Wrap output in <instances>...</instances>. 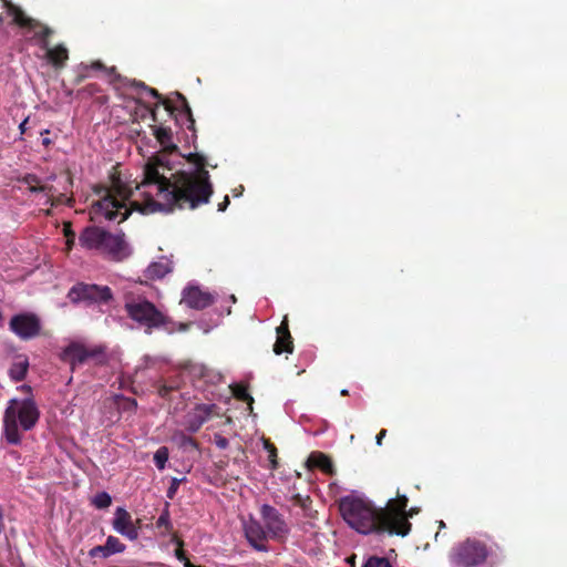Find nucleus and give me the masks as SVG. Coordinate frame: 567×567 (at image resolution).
<instances>
[{
  "mask_svg": "<svg viewBox=\"0 0 567 567\" xmlns=\"http://www.w3.org/2000/svg\"><path fill=\"white\" fill-rule=\"evenodd\" d=\"M162 164L147 163L144 168V179L141 186L156 187V195L165 200L169 212L177 207L171 192L175 190L177 185V173L173 174V179L166 177L159 172ZM94 193L100 196V199L94 202L90 209L91 219L95 220L97 217L103 216L107 220H116L122 223L128 218L132 210H137L142 214H152L163 210V203L155 200L152 195L147 194L144 202L132 200L130 207L126 202L131 199L133 190L130 186L121 181L117 176H112L111 186L96 185Z\"/></svg>",
  "mask_w": 567,
  "mask_h": 567,
  "instance_id": "nucleus-1",
  "label": "nucleus"
},
{
  "mask_svg": "<svg viewBox=\"0 0 567 567\" xmlns=\"http://www.w3.org/2000/svg\"><path fill=\"white\" fill-rule=\"evenodd\" d=\"M408 504V497L398 491L395 498L389 499L384 507L379 508L362 498L346 496L339 503V511L347 524L361 534L405 537L412 528L403 514Z\"/></svg>",
  "mask_w": 567,
  "mask_h": 567,
  "instance_id": "nucleus-2",
  "label": "nucleus"
},
{
  "mask_svg": "<svg viewBox=\"0 0 567 567\" xmlns=\"http://www.w3.org/2000/svg\"><path fill=\"white\" fill-rule=\"evenodd\" d=\"M186 158L196 168L192 172H177V185L171 196L177 202L178 209H196L209 203L214 188L210 175L205 168L206 158L198 153H190Z\"/></svg>",
  "mask_w": 567,
  "mask_h": 567,
  "instance_id": "nucleus-3",
  "label": "nucleus"
},
{
  "mask_svg": "<svg viewBox=\"0 0 567 567\" xmlns=\"http://www.w3.org/2000/svg\"><path fill=\"white\" fill-rule=\"evenodd\" d=\"M39 417L40 411L32 399L10 400L3 415V437L7 443L20 445L22 436L19 424L23 431H30L35 426Z\"/></svg>",
  "mask_w": 567,
  "mask_h": 567,
  "instance_id": "nucleus-4",
  "label": "nucleus"
},
{
  "mask_svg": "<svg viewBox=\"0 0 567 567\" xmlns=\"http://www.w3.org/2000/svg\"><path fill=\"white\" fill-rule=\"evenodd\" d=\"M79 244L84 249L99 251L114 261H122L130 256L124 234H112L99 226L85 227L79 236Z\"/></svg>",
  "mask_w": 567,
  "mask_h": 567,
  "instance_id": "nucleus-5",
  "label": "nucleus"
},
{
  "mask_svg": "<svg viewBox=\"0 0 567 567\" xmlns=\"http://www.w3.org/2000/svg\"><path fill=\"white\" fill-rule=\"evenodd\" d=\"M124 310L127 317L146 333L167 328L171 319L145 296L132 291L124 293Z\"/></svg>",
  "mask_w": 567,
  "mask_h": 567,
  "instance_id": "nucleus-6",
  "label": "nucleus"
},
{
  "mask_svg": "<svg viewBox=\"0 0 567 567\" xmlns=\"http://www.w3.org/2000/svg\"><path fill=\"white\" fill-rule=\"evenodd\" d=\"M489 555L487 545L476 538H466L455 545L450 555L456 567H476L484 564Z\"/></svg>",
  "mask_w": 567,
  "mask_h": 567,
  "instance_id": "nucleus-7",
  "label": "nucleus"
},
{
  "mask_svg": "<svg viewBox=\"0 0 567 567\" xmlns=\"http://www.w3.org/2000/svg\"><path fill=\"white\" fill-rule=\"evenodd\" d=\"M68 297L73 303L106 305L113 300V292L109 286L78 282L69 290Z\"/></svg>",
  "mask_w": 567,
  "mask_h": 567,
  "instance_id": "nucleus-8",
  "label": "nucleus"
},
{
  "mask_svg": "<svg viewBox=\"0 0 567 567\" xmlns=\"http://www.w3.org/2000/svg\"><path fill=\"white\" fill-rule=\"evenodd\" d=\"M4 8L7 13L12 17V21L20 28L28 30H35L40 28V31L34 33V38L39 41L42 49H48L49 38L53 34V30L42 24L40 21L28 17L24 11L17 4L11 1L4 2Z\"/></svg>",
  "mask_w": 567,
  "mask_h": 567,
  "instance_id": "nucleus-9",
  "label": "nucleus"
},
{
  "mask_svg": "<svg viewBox=\"0 0 567 567\" xmlns=\"http://www.w3.org/2000/svg\"><path fill=\"white\" fill-rule=\"evenodd\" d=\"M9 329L21 340H31L41 334L42 323L38 315L22 312L10 319Z\"/></svg>",
  "mask_w": 567,
  "mask_h": 567,
  "instance_id": "nucleus-10",
  "label": "nucleus"
},
{
  "mask_svg": "<svg viewBox=\"0 0 567 567\" xmlns=\"http://www.w3.org/2000/svg\"><path fill=\"white\" fill-rule=\"evenodd\" d=\"M261 518L265 524L267 534L271 539L284 543L290 532L284 516L270 505H262L260 509Z\"/></svg>",
  "mask_w": 567,
  "mask_h": 567,
  "instance_id": "nucleus-11",
  "label": "nucleus"
},
{
  "mask_svg": "<svg viewBox=\"0 0 567 567\" xmlns=\"http://www.w3.org/2000/svg\"><path fill=\"white\" fill-rule=\"evenodd\" d=\"M101 352L102 351L97 348L89 349L79 342H72L66 348H64L60 354V358L62 361L68 362L72 369H74L76 364H83L89 359L99 357Z\"/></svg>",
  "mask_w": 567,
  "mask_h": 567,
  "instance_id": "nucleus-12",
  "label": "nucleus"
},
{
  "mask_svg": "<svg viewBox=\"0 0 567 567\" xmlns=\"http://www.w3.org/2000/svg\"><path fill=\"white\" fill-rule=\"evenodd\" d=\"M112 526L115 532L130 540H136L138 538L140 526L133 522L132 515L124 507H117L115 509Z\"/></svg>",
  "mask_w": 567,
  "mask_h": 567,
  "instance_id": "nucleus-13",
  "label": "nucleus"
},
{
  "mask_svg": "<svg viewBox=\"0 0 567 567\" xmlns=\"http://www.w3.org/2000/svg\"><path fill=\"white\" fill-rule=\"evenodd\" d=\"M216 404H197L185 415V425L187 431L196 433L210 417L216 414Z\"/></svg>",
  "mask_w": 567,
  "mask_h": 567,
  "instance_id": "nucleus-14",
  "label": "nucleus"
},
{
  "mask_svg": "<svg viewBox=\"0 0 567 567\" xmlns=\"http://www.w3.org/2000/svg\"><path fill=\"white\" fill-rule=\"evenodd\" d=\"M182 302H184L188 308L203 310L215 302V297L210 292L204 291L197 286H190L183 290Z\"/></svg>",
  "mask_w": 567,
  "mask_h": 567,
  "instance_id": "nucleus-15",
  "label": "nucleus"
},
{
  "mask_svg": "<svg viewBox=\"0 0 567 567\" xmlns=\"http://www.w3.org/2000/svg\"><path fill=\"white\" fill-rule=\"evenodd\" d=\"M245 536L254 549L257 551H268V546L266 545L268 534L259 522L250 520L246 524Z\"/></svg>",
  "mask_w": 567,
  "mask_h": 567,
  "instance_id": "nucleus-16",
  "label": "nucleus"
},
{
  "mask_svg": "<svg viewBox=\"0 0 567 567\" xmlns=\"http://www.w3.org/2000/svg\"><path fill=\"white\" fill-rule=\"evenodd\" d=\"M276 331H277V340L274 344V352L278 355L281 353H285V352L292 353L293 341H292V337L289 331L287 317L284 318V320L281 321L280 326L277 328Z\"/></svg>",
  "mask_w": 567,
  "mask_h": 567,
  "instance_id": "nucleus-17",
  "label": "nucleus"
},
{
  "mask_svg": "<svg viewBox=\"0 0 567 567\" xmlns=\"http://www.w3.org/2000/svg\"><path fill=\"white\" fill-rule=\"evenodd\" d=\"M309 470L318 468L327 475H334L336 470L331 458L322 452H312L307 460Z\"/></svg>",
  "mask_w": 567,
  "mask_h": 567,
  "instance_id": "nucleus-18",
  "label": "nucleus"
},
{
  "mask_svg": "<svg viewBox=\"0 0 567 567\" xmlns=\"http://www.w3.org/2000/svg\"><path fill=\"white\" fill-rule=\"evenodd\" d=\"M173 271V262L163 257L158 261H154L144 271V276L148 280L163 279L167 274Z\"/></svg>",
  "mask_w": 567,
  "mask_h": 567,
  "instance_id": "nucleus-19",
  "label": "nucleus"
},
{
  "mask_svg": "<svg viewBox=\"0 0 567 567\" xmlns=\"http://www.w3.org/2000/svg\"><path fill=\"white\" fill-rule=\"evenodd\" d=\"M152 128L155 138L164 151L173 153L177 150V146L173 143V133L169 127L153 125Z\"/></svg>",
  "mask_w": 567,
  "mask_h": 567,
  "instance_id": "nucleus-20",
  "label": "nucleus"
},
{
  "mask_svg": "<svg viewBox=\"0 0 567 567\" xmlns=\"http://www.w3.org/2000/svg\"><path fill=\"white\" fill-rule=\"evenodd\" d=\"M44 50L47 51L49 62L55 69H62L69 60V51L63 44H58L53 48L48 45V49Z\"/></svg>",
  "mask_w": 567,
  "mask_h": 567,
  "instance_id": "nucleus-21",
  "label": "nucleus"
},
{
  "mask_svg": "<svg viewBox=\"0 0 567 567\" xmlns=\"http://www.w3.org/2000/svg\"><path fill=\"white\" fill-rule=\"evenodd\" d=\"M28 369H29L28 358L25 355H20L11 364V367L9 369V375L16 382L23 381L27 377Z\"/></svg>",
  "mask_w": 567,
  "mask_h": 567,
  "instance_id": "nucleus-22",
  "label": "nucleus"
},
{
  "mask_svg": "<svg viewBox=\"0 0 567 567\" xmlns=\"http://www.w3.org/2000/svg\"><path fill=\"white\" fill-rule=\"evenodd\" d=\"M28 186L31 193H51L53 186L41 185V179L35 174H25L19 179Z\"/></svg>",
  "mask_w": 567,
  "mask_h": 567,
  "instance_id": "nucleus-23",
  "label": "nucleus"
},
{
  "mask_svg": "<svg viewBox=\"0 0 567 567\" xmlns=\"http://www.w3.org/2000/svg\"><path fill=\"white\" fill-rule=\"evenodd\" d=\"M156 527L162 529L161 534L166 535L173 532V524L171 522L169 504L166 503L159 517L156 520Z\"/></svg>",
  "mask_w": 567,
  "mask_h": 567,
  "instance_id": "nucleus-24",
  "label": "nucleus"
},
{
  "mask_svg": "<svg viewBox=\"0 0 567 567\" xmlns=\"http://www.w3.org/2000/svg\"><path fill=\"white\" fill-rule=\"evenodd\" d=\"M105 546L110 556L124 553L126 549L125 544H123L117 537L112 535L106 538Z\"/></svg>",
  "mask_w": 567,
  "mask_h": 567,
  "instance_id": "nucleus-25",
  "label": "nucleus"
},
{
  "mask_svg": "<svg viewBox=\"0 0 567 567\" xmlns=\"http://www.w3.org/2000/svg\"><path fill=\"white\" fill-rule=\"evenodd\" d=\"M264 449L268 452V460L270 468H278V451L274 443L269 439H264Z\"/></svg>",
  "mask_w": 567,
  "mask_h": 567,
  "instance_id": "nucleus-26",
  "label": "nucleus"
},
{
  "mask_svg": "<svg viewBox=\"0 0 567 567\" xmlns=\"http://www.w3.org/2000/svg\"><path fill=\"white\" fill-rule=\"evenodd\" d=\"M89 66V71L90 70H93V71H103L109 78L111 79H117L120 78V75L117 74L116 72V68L115 66H111V68H107L105 66L101 61H93L92 63L90 64H86Z\"/></svg>",
  "mask_w": 567,
  "mask_h": 567,
  "instance_id": "nucleus-27",
  "label": "nucleus"
},
{
  "mask_svg": "<svg viewBox=\"0 0 567 567\" xmlns=\"http://www.w3.org/2000/svg\"><path fill=\"white\" fill-rule=\"evenodd\" d=\"M233 394L237 400L247 402L250 406L254 403V398L248 393V389L244 384H236L233 388Z\"/></svg>",
  "mask_w": 567,
  "mask_h": 567,
  "instance_id": "nucleus-28",
  "label": "nucleus"
},
{
  "mask_svg": "<svg viewBox=\"0 0 567 567\" xmlns=\"http://www.w3.org/2000/svg\"><path fill=\"white\" fill-rule=\"evenodd\" d=\"M48 199L47 203H50L51 206H58L64 203H68L69 205L72 204L73 198L66 197L65 194H58L55 195V188L53 187V190L51 193H45Z\"/></svg>",
  "mask_w": 567,
  "mask_h": 567,
  "instance_id": "nucleus-29",
  "label": "nucleus"
},
{
  "mask_svg": "<svg viewBox=\"0 0 567 567\" xmlns=\"http://www.w3.org/2000/svg\"><path fill=\"white\" fill-rule=\"evenodd\" d=\"M168 449L161 446L154 454V463L158 470H164L168 461Z\"/></svg>",
  "mask_w": 567,
  "mask_h": 567,
  "instance_id": "nucleus-30",
  "label": "nucleus"
},
{
  "mask_svg": "<svg viewBox=\"0 0 567 567\" xmlns=\"http://www.w3.org/2000/svg\"><path fill=\"white\" fill-rule=\"evenodd\" d=\"M92 504L99 509H104L112 504V498L109 493L101 492L94 496Z\"/></svg>",
  "mask_w": 567,
  "mask_h": 567,
  "instance_id": "nucleus-31",
  "label": "nucleus"
},
{
  "mask_svg": "<svg viewBox=\"0 0 567 567\" xmlns=\"http://www.w3.org/2000/svg\"><path fill=\"white\" fill-rule=\"evenodd\" d=\"M175 94H176V97L181 101V103H182V111L185 113V115L187 116V120L189 122L188 128H193V126L195 124V121L193 118L192 110H190V106L187 103L186 97L182 93H179V92H176Z\"/></svg>",
  "mask_w": 567,
  "mask_h": 567,
  "instance_id": "nucleus-32",
  "label": "nucleus"
},
{
  "mask_svg": "<svg viewBox=\"0 0 567 567\" xmlns=\"http://www.w3.org/2000/svg\"><path fill=\"white\" fill-rule=\"evenodd\" d=\"M145 90L152 97L158 99L161 101V104L164 105L165 110L169 112V114H174L176 109L172 105V103L168 100H163L162 95L158 93L157 90L147 86H145Z\"/></svg>",
  "mask_w": 567,
  "mask_h": 567,
  "instance_id": "nucleus-33",
  "label": "nucleus"
},
{
  "mask_svg": "<svg viewBox=\"0 0 567 567\" xmlns=\"http://www.w3.org/2000/svg\"><path fill=\"white\" fill-rule=\"evenodd\" d=\"M178 389V384L176 381H173L171 383H161L157 388V393L161 398L167 399L169 394Z\"/></svg>",
  "mask_w": 567,
  "mask_h": 567,
  "instance_id": "nucleus-34",
  "label": "nucleus"
},
{
  "mask_svg": "<svg viewBox=\"0 0 567 567\" xmlns=\"http://www.w3.org/2000/svg\"><path fill=\"white\" fill-rule=\"evenodd\" d=\"M362 567H392V565L385 557L372 556L363 564Z\"/></svg>",
  "mask_w": 567,
  "mask_h": 567,
  "instance_id": "nucleus-35",
  "label": "nucleus"
},
{
  "mask_svg": "<svg viewBox=\"0 0 567 567\" xmlns=\"http://www.w3.org/2000/svg\"><path fill=\"white\" fill-rule=\"evenodd\" d=\"M87 78H89V66L84 63H81L75 70V76L73 79V84L79 85Z\"/></svg>",
  "mask_w": 567,
  "mask_h": 567,
  "instance_id": "nucleus-36",
  "label": "nucleus"
},
{
  "mask_svg": "<svg viewBox=\"0 0 567 567\" xmlns=\"http://www.w3.org/2000/svg\"><path fill=\"white\" fill-rule=\"evenodd\" d=\"M89 556L91 558H96V557L109 558L110 554H109V551L106 549V546L104 544V545H97V546H94L93 548H91L89 550Z\"/></svg>",
  "mask_w": 567,
  "mask_h": 567,
  "instance_id": "nucleus-37",
  "label": "nucleus"
},
{
  "mask_svg": "<svg viewBox=\"0 0 567 567\" xmlns=\"http://www.w3.org/2000/svg\"><path fill=\"white\" fill-rule=\"evenodd\" d=\"M63 231H64V236L66 238L68 249L70 250L75 241V233L71 228V223L64 224Z\"/></svg>",
  "mask_w": 567,
  "mask_h": 567,
  "instance_id": "nucleus-38",
  "label": "nucleus"
},
{
  "mask_svg": "<svg viewBox=\"0 0 567 567\" xmlns=\"http://www.w3.org/2000/svg\"><path fill=\"white\" fill-rule=\"evenodd\" d=\"M100 92H101L100 85H97L96 83H90L86 86H84L81 90H79L78 93L79 94H85L87 96H94V95H96Z\"/></svg>",
  "mask_w": 567,
  "mask_h": 567,
  "instance_id": "nucleus-39",
  "label": "nucleus"
},
{
  "mask_svg": "<svg viewBox=\"0 0 567 567\" xmlns=\"http://www.w3.org/2000/svg\"><path fill=\"white\" fill-rule=\"evenodd\" d=\"M182 481L183 480H179V478H176V477L172 478L171 485L167 488V493H166V495H167V497L169 499H173L175 497Z\"/></svg>",
  "mask_w": 567,
  "mask_h": 567,
  "instance_id": "nucleus-40",
  "label": "nucleus"
},
{
  "mask_svg": "<svg viewBox=\"0 0 567 567\" xmlns=\"http://www.w3.org/2000/svg\"><path fill=\"white\" fill-rule=\"evenodd\" d=\"M214 442H215L216 446L220 450H225L229 445V441L220 434H215Z\"/></svg>",
  "mask_w": 567,
  "mask_h": 567,
  "instance_id": "nucleus-41",
  "label": "nucleus"
},
{
  "mask_svg": "<svg viewBox=\"0 0 567 567\" xmlns=\"http://www.w3.org/2000/svg\"><path fill=\"white\" fill-rule=\"evenodd\" d=\"M182 445L183 446H190L193 449H197L198 447V443L195 439H193L192 436H187V435H182Z\"/></svg>",
  "mask_w": 567,
  "mask_h": 567,
  "instance_id": "nucleus-42",
  "label": "nucleus"
},
{
  "mask_svg": "<svg viewBox=\"0 0 567 567\" xmlns=\"http://www.w3.org/2000/svg\"><path fill=\"white\" fill-rule=\"evenodd\" d=\"M175 556L178 560L183 561L184 565L186 564V560H189L187 557H186V554L185 551L183 550V547H177L176 550H175Z\"/></svg>",
  "mask_w": 567,
  "mask_h": 567,
  "instance_id": "nucleus-43",
  "label": "nucleus"
},
{
  "mask_svg": "<svg viewBox=\"0 0 567 567\" xmlns=\"http://www.w3.org/2000/svg\"><path fill=\"white\" fill-rule=\"evenodd\" d=\"M403 514L405 516L406 522H410L409 518H411V517H413V515L417 514V509L413 508V507L408 509L406 507H404Z\"/></svg>",
  "mask_w": 567,
  "mask_h": 567,
  "instance_id": "nucleus-44",
  "label": "nucleus"
},
{
  "mask_svg": "<svg viewBox=\"0 0 567 567\" xmlns=\"http://www.w3.org/2000/svg\"><path fill=\"white\" fill-rule=\"evenodd\" d=\"M229 203H230L229 197L226 195L224 197V200L218 204V210L219 212H225L227 206L229 205Z\"/></svg>",
  "mask_w": 567,
  "mask_h": 567,
  "instance_id": "nucleus-45",
  "label": "nucleus"
},
{
  "mask_svg": "<svg viewBox=\"0 0 567 567\" xmlns=\"http://www.w3.org/2000/svg\"><path fill=\"white\" fill-rule=\"evenodd\" d=\"M385 435H386V430H384V429H382V430L378 433V435H377V437H375V442H377V444H378L379 446H380V445H382V440L385 437Z\"/></svg>",
  "mask_w": 567,
  "mask_h": 567,
  "instance_id": "nucleus-46",
  "label": "nucleus"
},
{
  "mask_svg": "<svg viewBox=\"0 0 567 567\" xmlns=\"http://www.w3.org/2000/svg\"><path fill=\"white\" fill-rule=\"evenodd\" d=\"M172 542L177 545V547H183L184 542L182 538H179L176 534H173Z\"/></svg>",
  "mask_w": 567,
  "mask_h": 567,
  "instance_id": "nucleus-47",
  "label": "nucleus"
},
{
  "mask_svg": "<svg viewBox=\"0 0 567 567\" xmlns=\"http://www.w3.org/2000/svg\"><path fill=\"white\" fill-rule=\"evenodd\" d=\"M27 123H28V118H25L24 121H22V123L19 125V130H20V133L21 134H24L25 133V130H27Z\"/></svg>",
  "mask_w": 567,
  "mask_h": 567,
  "instance_id": "nucleus-48",
  "label": "nucleus"
},
{
  "mask_svg": "<svg viewBox=\"0 0 567 567\" xmlns=\"http://www.w3.org/2000/svg\"><path fill=\"white\" fill-rule=\"evenodd\" d=\"M155 107H158V104H156ZM151 115H152V120L154 122H157L156 109L151 110Z\"/></svg>",
  "mask_w": 567,
  "mask_h": 567,
  "instance_id": "nucleus-49",
  "label": "nucleus"
},
{
  "mask_svg": "<svg viewBox=\"0 0 567 567\" xmlns=\"http://www.w3.org/2000/svg\"><path fill=\"white\" fill-rule=\"evenodd\" d=\"M42 144H43V145H45V146H48V145H50V144H51V140H50V138H48V137H45V138H43V140H42Z\"/></svg>",
  "mask_w": 567,
  "mask_h": 567,
  "instance_id": "nucleus-50",
  "label": "nucleus"
},
{
  "mask_svg": "<svg viewBox=\"0 0 567 567\" xmlns=\"http://www.w3.org/2000/svg\"><path fill=\"white\" fill-rule=\"evenodd\" d=\"M65 182L71 186L72 185V177L70 175H66Z\"/></svg>",
  "mask_w": 567,
  "mask_h": 567,
  "instance_id": "nucleus-51",
  "label": "nucleus"
},
{
  "mask_svg": "<svg viewBox=\"0 0 567 567\" xmlns=\"http://www.w3.org/2000/svg\"><path fill=\"white\" fill-rule=\"evenodd\" d=\"M348 393H349V392H348V390H346V389L341 391V395H348Z\"/></svg>",
  "mask_w": 567,
  "mask_h": 567,
  "instance_id": "nucleus-52",
  "label": "nucleus"
},
{
  "mask_svg": "<svg viewBox=\"0 0 567 567\" xmlns=\"http://www.w3.org/2000/svg\"><path fill=\"white\" fill-rule=\"evenodd\" d=\"M296 499H297V501H301L300 495H296Z\"/></svg>",
  "mask_w": 567,
  "mask_h": 567,
  "instance_id": "nucleus-53",
  "label": "nucleus"
},
{
  "mask_svg": "<svg viewBox=\"0 0 567 567\" xmlns=\"http://www.w3.org/2000/svg\"><path fill=\"white\" fill-rule=\"evenodd\" d=\"M2 319V313L0 312V320Z\"/></svg>",
  "mask_w": 567,
  "mask_h": 567,
  "instance_id": "nucleus-54",
  "label": "nucleus"
}]
</instances>
